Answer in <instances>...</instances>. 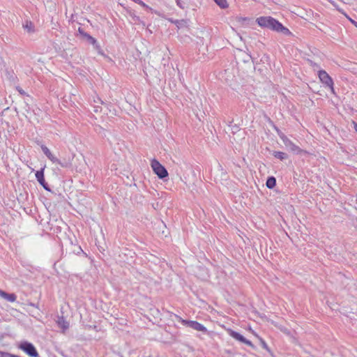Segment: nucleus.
<instances>
[{
  "mask_svg": "<svg viewBox=\"0 0 357 357\" xmlns=\"http://www.w3.org/2000/svg\"><path fill=\"white\" fill-rule=\"evenodd\" d=\"M256 22L262 28H266L285 36L291 35V32L287 27L271 16L259 17L257 18Z\"/></svg>",
  "mask_w": 357,
  "mask_h": 357,
  "instance_id": "1",
  "label": "nucleus"
},
{
  "mask_svg": "<svg viewBox=\"0 0 357 357\" xmlns=\"http://www.w3.org/2000/svg\"><path fill=\"white\" fill-rule=\"evenodd\" d=\"M153 172L160 179H164L168 176V172L166 168L162 165L156 159H153L151 163Z\"/></svg>",
  "mask_w": 357,
  "mask_h": 357,
  "instance_id": "2",
  "label": "nucleus"
},
{
  "mask_svg": "<svg viewBox=\"0 0 357 357\" xmlns=\"http://www.w3.org/2000/svg\"><path fill=\"white\" fill-rule=\"evenodd\" d=\"M41 149L43 153L53 163H57L62 167H67L69 165V162L67 161H61L56 157H55L50 151V149L45 145L41 146Z\"/></svg>",
  "mask_w": 357,
  "mask_h": 357,
  "instance_id": "3",
  "label": "nucleus"
},
{
  "mask_svg": "<svg viewBox=\"0 0 357 357\" xmlns=\"http://www.w3.org/2000/svg\"><path fill=\"white\" fill-rule=\"evenodd\" d=\"M278 135L288 150L295 153H298L302 151L301 149L294 144L284 133L278 132Z\"/></svg>",
  "mask_w": 357,
  "mask_h": 357,
  "instance_id": "4",
  "label": "nucleus"
},
{
  "mask_svg": "<svg viewBox=\"0 0 357 357\" xmlns=\"http://www.w3.org/2000/svg\"><path fill=\"white\" fill-rule=\"evenodd\" d=\"M318 75L320 81L326 86L329 87L333 93H335L333 81L331 76L325 70H319Z\"/></svg>",
  "mask_w": 357,
  "mask_h": 357,
  "instance_id": "5",
  "label": "nucleus"
},
{
  "mask_svg": "<svg viewBox=\"0 0 357 357\" xmlns=\"http://www.w3.org/2000/svg\"><path fill=\"white\" fill-rule=\"evenodd\" d=\"M20 348L31 357H38V353L37 352L35 347L30 342H22L20 345Z\"/></svg>",
  "mask_w": 357,
  "mask_h": 357,
  "instance_id": "6",
  "label": "nucleus"
},
{
  "mask_svg": "<svg viewBox=\"0 0 357 357\" xmlns=\"http://www.w3.org/2000/svg\"><path fill=\"white\" fill-rule=\"evenodd\" d=\"M178 318L179 319V320H181V323L185 326H188L191 328H193L197 331H202V332L207 331L206 328L197 321L184 320L178 317Z\"/></svg>",
  "mask_w": 357,
  "mask_h": 357,
  "instance_id": "7",
  "label": "nucleus"
},
{
  "mask_svg": "<svg viewBox=\"0 0 357 357\" xmlns=\"http://www.w3.org/2000/svg\"><path fill=\"white\" fill-rule=\"evenodd\" d=\"M228 332H229V334L230 335V336H231L233 338H234L236 340L241 342L252 348H255L254 344L250 340L245 338L242 335H241L238 332H236L231 329L229 330Z\"/></svg>",
  "mask_w": 357,
  "mask_h": 357,
  "instance_id": "8",
  "label": "nucleus"
},
{
  "mask_svg": "<svg viewBox=\"0 0 357 357\" xmlns=\"http://www.w3.org/2000/svg\"><path fill=\"white\" fill-rule=\"evenodd\" d=\"M84 38L91 44H92L94 47V48L98 50L99 52H100L101 50V48H100V45L98 43L97 40L93 38L91 36H90L89 34H85L84 35Z\"/></svg>",
  "mask_w": 357,
  "mask_h": 357,
  "instance_id": "9",
  "label": "nucleus"
},
{
  "mask_svg": "<svg viewBox=\"0 0 357 357\" xmlns=\"http://www.w3.org/2000/svg\"><path fill=\"white\" fill-rule=\"evenodd\" d=\"M56 322L58 326L61 328H62L63 332H64L69 328V323L65 319V318L63 316L59 317Z\"/></svg>",
  "mask_w": 357,
  "mask_h": 357,
  "instance_id": "10",
  "label": "nucleus"
},
{
  "mask_svg": "<svg viewBox=\"0 0 357 357\" xmlns=\"http://www.w3.org/2000/svg\"><path fill=\"white\" fill-rule=\"evenodd\" d=\"M0 296L10 302H14L17 298L15 294H8L1 289H0Z\"/></svg>",
  "mask_w": 357,
  "mask_h": 357,
  "instance_id": "11",
  "label": "nucleus"
},
{
  "mask_svg": "<svg viewBox=\"0 0 357 357\" xmlns=\"http://www.w3.org/2000/svg\"><path fill=\"white\" fill-rule=\"evenodd\" d=\"M23 28L28 33H33V32H34V26H33V24L31 21L26 20L25 22V24H23Z\"/></svg>",
  "mask_w": 357,
  "mask_h": 357,
  "instance_id": "12",
  "label": "nucleus"
},
{
  "mask_svg": "<svg viewBox=\"0 0 357 357\" xmlns=\"http://www.w3.org/2000/svg\"><path fill=\"white\" fill-rule=\"evenodd\" d=\"M276 185V179L273 176H270L268 178L266 185L268 188L272 189Z\"/></svg>",
  "mask_w": 357,
  "mask_h": 357,
  "instance_id": "13",
  "label": "nucleus"
},
{
  "mask_svg": "<svg viewBox=\"0 0 357 357\" xmlns=\"http://www.w3.org/2000/svg\"><path fill=\"white\" fill-rule=\"evenodd\" d=\"M273 155L280 160H286L288 158L287 153L281 151H274Z\"/></svg>",
  "mask_w": 357,
  "mask_h": 357,
  "instance_id": "14",
  "label": "nucleus"
},
{
  "mask_svg": "<svg viewBox=\"0 0 357 357\" xmlns=\"http://www.w3.org/2000/svg\"><path fill=\"white\" fill-rule=\"evenodd\" d=\"M36 179L38 181V183L40 181H43L45 180L44 168H42L40 170L36 172Z\"/></svg>",
  "mask_w": 357,
  "mask_h": 357,
  "instance_id": "15",
  "label": "nucleus"
},
{
  "mask_svg": "<svg viewBox=\"0 0 357 357\" xmlns=\"http://www.w3.org/2000/svg\"><path fill=\"white\" fill-rule=\"evenodd\" d=\"M221 8H227L229 5L227 0H213Z\"/></svg>",
  "mask_w": 357,
  "mask_h": 357,
  "instance_id": "16",
  "label": "nucleus"
},
{
  "mask_svg": "<svg viewBox=\"0 0 357 357\" xmlns=\"http://www.w3.org/2000/svg\"><path fill=\"white\" fill-rule=\"evenodd\" d=\"M134 2L139 4L140 6H142V7L145 8L147 10H152V8L151 7H149L148 5H146L145 3H144L141 0H134Z\"/></svg>",
  "mask_w": 357,
  "mask_h": 357,
  "instance_id": "17",
  "label": "nucleus"
},
{
  "mask_svg": "<svg viewBox=\"0 0 357 357\" xmlns=\"http://www.w3.org/2000/svg\"><path fill=\"white\" fill-rule=\"evenodd\" d=\"M176 4L178 7H180L181 9H185L187 8V3L185 1H183L181 0H176Z\"/></svg>",
  "mask_w": 357,
  "mask_h": 357,
  "instance_id": "18",
  "label": "nucleus"
},
{
  "mask_svg": "<svg viewBox=\"0 0 357 357\" xmlns=\"http://www.w3.org/2000/svg\"><path fill=\"white\" fill-rule=\"evenodd\" d=\"M0 357H15V355L0 351Z\"/></svg>",
  "mask_w": 357,
  "mask_h": 357,
  "instance_id": "19",
  "label": "nucleus"
},
{
  "mask_svg": "<svg viewBox=\"0 0 357 357\" xmlns=\"http://www.w3.org/2000/svg\"><path fill=\"white\" fill-rule=\"evenodd\" d=\"M259 341L261 342V344L262 346V347L268 351H269V349H268V347L267 345V344L266 343V342L261 337H259Z\"/></svg>",
  "mask_w": 357,
  "mask_h": 357,
  "instance_id": "20",
  "label": "nucleus"
},
{
  "mask_svg": "<svg viewBox=\"0 0 357 357\" xmlns=\"http://www.w3.org/2000/svg\"><path fill=\"white\" fill-rule=\"evenodd\" d=\"M39 183L47 190H50V188H49V186L47 185V183L45 182V180H44L43 181H40L39 182Z\"/></svg>",
  "mask_w": 357,
  "mask_h": 357,
  "instance_id": "21",
  "label": "nucleus"
},
{
  "mask_svg": "<svg viewBox=\"0 0 357 357\" xmlns=\"http://www.w3.org/2000/svg\"><path fill=\"white\" fill-rule=\"evenodd\" d=\"M78 32L79 33L80 35H82L84 38V35L85 34H88L87 33H86L83 29L82 28H79L78 29Z\"/></svg>",
  "mask_w": 357,
  "mask_h": 357,
  "instance_id": "22",
  "label": "nucleus"
},
{
  "mask_svg": "<svg viewBox=\"0 0 357 357\" xmlns=\"http://www.w3.org/2000/svg\"><path fill=\"white\" fill-rule=\"evenodd\" d=\"M93 102L96 103H100V104L103 103L102 100L98 96L96 98H94Z\"/></svg>",
  "mask_w": 357,
  "mask_h": 357,
  "instance_id": "23",
  "label": "nucleus"
},
{
  "mask_svg": "<svg viewBox=\"0 0 357 357\" xmlns=\"http://www.w3.org/2000/svg\"><path fill=\"white\" fill-rule=\"evenodd\" d=\"M17 90L19 91V93L22 95H24L25 94V92L23 89H22L20 86H17Z\"/></svg>",
  "mask_w": 357,
  "mask_h": 357,
  "instance_id": "24",
  "label": "nucleus"
},
{
  "mask_svg": "<svg viewBox=\"0 0 357 357\" xmlns=\"http://www.w3.org/2000/svg\"><path fill=\"white\" fill-rule=\"evenodd\" d=\"M310 63H311V66H312V67H314V68H319V66L316 63L312 62V61H310Z\"/></svg>",
  "mask_w": 357,
  "mask_h": 357,
  "instance_id": "25",
  "label": "nucleus"
},
{
  "mask_svg": "<svg viewBox=\"0 0 357 357\" xmlns=\"http://www.w3.org/2000/svg\"><path fill=\"white\" fill-rule=\"evenodd\" d=\"M328 1H329L333 6L336 7L337 8V4L335 3V2L333 0H327Z\"/></svg>",
  "mask_w": 357,
  "mask_h": 357,
  "instance_id": "26",
  "label": "nucleus"
},
{
  "mask_svg": "<svg viewBox=\"0 0 357 357\" xmlns=\"http://www.w3.org/2000/svg\"><path fill=\"white\" fill-rule=\"evenodd\" d=\"M354 128L357 132V123L353 121Z\"/></svg>",
  "mask_w": 357,
  "mask_h": 357,
  "instance_id": "27",
  "label": "nucleus"
},
{
  "mask_svg": "<svg viewBox=\"0 0 357 357\" xmlns=\"http://www.w3.org/2000/svg\"><path fill=\"white\" fill-rule=\"evenodd\" d=\"M349 20L351 22V23L354 24V22H356V21L351 20V19H349Z\"/></svg>",
  "mask_w": 357,
  "mask_h": 357,
  "instance_id": "28",
  "label": "nucleus"
},
{
  "mask_svg": "<svg viewBox=\"0 0 357 357\" xmlns=\"http://www.w3.org/2000/svg\"><path fill=\"white\" fill-rule=\"evenodd\" d=\"M178 24H180V22L176 21V24L177 25V26H178Z\"/></svg>",
  "mask_w": 357,
  "mask_h": 357,
  "instance_id": "29",
  "label": "nucleus"
},
{
  "mask_svg": "<svg viewBox=\"0 0 357 357\" xmlns=\"http://www.w3.org/2000/svg\"><path fill=\"white\" fill-rule=\"evenodd\" d=\"M354 25L357 28V22H354Z\"/></svg>",
  "mask_w": 357,
  "mask_h": 357,
  "instance_id": "30",
  "label": "nucleus"
}]
</instances>
